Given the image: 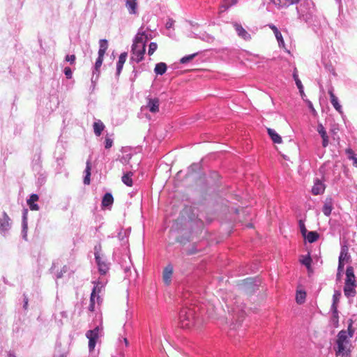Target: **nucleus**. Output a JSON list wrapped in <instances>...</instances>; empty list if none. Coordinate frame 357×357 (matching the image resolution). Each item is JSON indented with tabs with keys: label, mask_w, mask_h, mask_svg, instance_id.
Here are the masks:
<instances>
[{
	"label": "nucleus",
	"mask_w": 357,
	"mask_h": 357,
	"mask_svg": "<svg viewBox=\"0 0 357 357\" xmlns=\"http://www.w3.org/2000/svg\"><path fill=\"white\" fill-rule=\"evenodd\" d=\"M347 153L349 154V158L354 160V165L357 167V157H356L354 151L351 149H348Z\"/></svg>",
	"instance_id": "obj_40"
},
{
	"label": "nucleus",
	"mask_w": 357,
	"mask_h": 357,
	"mask_svg": "<svg viewBox=\"0 0 357 357\" xmlns=\"http://www.w3.org/2000/svg\"><path fill=\"white\" fill-rule=\"evenodd\" d=\"M146 107L152 113L159 111V100L158 98H149Z\"/></svg>",
	"instance_id": "obj_8"
},
{
	"label": "nucleus",
	"mask_w": 357,
	"mask_h": 357,
	"mask_svg": "<svg viewBox=\"0 0 357 357\" xmlns=\"http://www.w3.org/2000/svg\"><path fill=\"white\" fill-rule=\"evenodd\" d=\"M269 26V28L273 31L274 34H275V36L278 42V45L280 47H284V41L283 40V38H282V33H280V31L278 30V29L277 28L276 26H275L274 24H268V25Z\"/></svg>",
	"instance_id": "obj_14"
},
{
	"label": "nucleus",
	"mask_w": 357,
	"mask_h": 357,
	"mask_svg": "<svg viewBox=\"0 0 357 357\" xmlns=\"http://www.w3.org/2000/svg\"><path fill=\"white\" fill-rule=\"evenodd\" d=\"M91 165L90 161L86 162V176L84 178V183L85 185H89L90 184V176H91Z\"/></svg>",
	"instance_id": "obj_28"
},
{
	"label": "nucleus",
	"mask_w": 357,
	"mask_h": 357,
	"mask_svg": "<svg viewBox=\"0 0 357 357\" xmlns=\"http://www.w3.org/2000/svg\"><path fill=\"white\" fill-rule=\"evenodd\" d=\"M328 94L330 96L331 102L333 105V107L340 114H342V106L338 102L337 98L333 93V89L328 90Z\"/></svg>",
	"instance_id": "obj_10"
},
{
	"label": "nucleus",
	"mask_w": 357,
	"mask_h": 357,
	"mask_svg": "<svg viewBox=\"0 0 357 357\" xmlns=\"http://www.w3.org/2000/svg\"><path fill=\"white\" fill-rule=\"evenodd\" d=\"M199 60H202L200 58H198V59H197V61H199Z\"/></svg>",
	"instance_id": "obj_57"
},
{
	"label": "nucleus",
	"mask_w": 357,
	"mask_h": 357,
	"mask_svg": "<svg viewBox=\"0 0 357 357\" xmlns=\"http://www.w3.org/2000/svg\"><path fill=\"white\" fill-rule=\"evenodd\" d=\"M133 174L131 172H127L122 176V181L124 184H126L127 186L131 187L133 184L132 182V176Z\"/></svg>",
	"instance_id": "obj_24"
},
{
	"label": "nucleus",
	"mask_w": 357,
	"mask_h": 357,
	"mask_svg": "<svg viewBox=\"0 0 357 357\" xmlns=\"http://www.w3.org/2000/svg\"><path fill=\"white\" fill-rule=\"evenodd\" d=\"M331 310L332 312L331 321L333 324V326L337 328L339 326V312L337 308H331Z\"/></svg>",
	"instance_id": "obj_21"
},
{
	"label": "nucleus",
	"mask_w": 357,
	"mask_h": 357,
	"mask_svg": "<svg viewBox=\"0 0 357 357\" xmlns=\"http://www.w3.org/2000/svg\"><path fill=\"white\" fill-rule=\"evenodd\" d=\"M350 255L348 252V247L347 245H342L341 247V251L339 256V261H348L350 259Z\"/></svg>",
	"instance_id": "obj_19"
},
{
	"label": "nucleus",
	"mask_w": 357,
	"mask_h": 357,
	"mask_svg": "<svg viewBox=\"0 0 357 357\" xmlns=\"http://www.w3.org/2000/svg\"><path fill=\"white\" fill-rule=\"evenodd\" d=\"M137 0H126V7L130 13L135 14L137 10Z\"/></svg>",
	"instance_id": "obj_27"
},
{
	"label": "nucleus",
	"mask_w": 357,
	"mask_h": 357,
	"mask_svg": "<svg viewBox=\"0 0 357 357\" xmlns=\"http://www.w3.org/2000/svg\"><path fill=\"white\" fill-rule=\"evenodd\" d=\"M96 287H94V288L93 289V291L91 294V297H90V305H89V310L91 312H93L94 311V308H95V303H96V298L97 299V301L99 302V300H100V296H96Z\"/></svg>",
	"instance_id": "obj_17"
},
{
	"label": "nucleus",
	"mask_w": 357,
	"mask_h": 357,
	"mask_svg": "<svg viewBox=\"0 0 357 357\" xmlns=\"http://www.w3.org/2000/svg\"><path fill=\"white\" fill-rule=\"evenodd\" d=\"M8 357H16L15 354L10 353Z\"/></svg>",
	"instance_id": "obj_53"
},
{
	"label": "nucleus",
	"mask_w": 357,
	"mask_h": 357,
	"mask_svg": "<svg viewBox=\"0 0 357 357\" xmlns=\"http://www.w3.org/2000/svg\"><path fill=\"white\" fill-rule=\"evenodd\" d=\"M344 266V263L341 261H338V267H337V272L338 275H342V273L343 272Z\"/></svg>",
	"instance_id": "obj_45"
},
{
	"label": "nucleus",
	"mask_w": 357,
	"mask_h": 357,
	"mask_svg": "<svg viewBox=\"0 0 357 357\" xmlns=\"http://www.w3.org/2000/svg\"><path fill=\"white\" fill-rule=\"evenodd\" d=\"M103 57L104 56H100V54H98V57L96 59V61L95 63V68L96 70H98L101 66V65L102 63V61H103Z\"/></svg>",
	"instance_id": "obj_42"
},
{
	"label": "nucleus",
	"mask_w": 357,
	"mask_h": 357,
	"mask_svg": "<svg viewBox=\"0 0 357 357\" xmlns=\"http://www.w3.org/2000/svg\"><path fill=\"white\" fill-rule=\"evenodd\" d=\"M178 241V233L176 229H171L169 233V244H174Z\"/></svg>",
	"instance_id": "obj_25"
},
{
	"label": "nucleus",
	"mask_w": 357,
	"mask_h": 357,
	"mask_svg": "<svg viewBox=\"0 0 357 357\" xmlns=\"http://www.w3.org/2000/svg\"><path fill=\"white\" fill-rule=\"evenodd\" d=\"M172 26V24L167 23V26L169 28Z\"/></svg>",
	"instance_id": "obj_56"
},
{
	"label": "nucleus",
	"mask_w": 357,
	"mask_h": 357,
	"mask_svg": "<svg viewBox=\"0 0 357 357\" xmlns=\"http://www.w3.org/2000/svg\"><path fill=\"white\" fill-rule=\"evenodd\" d=\"M39 197L36 194H32L29 199L27 200V204L29 205L31 211H38L39 206L35 204L38 200Z\"/></svg>",
	"instance_id": "obj_16"
},
{
	"label": "nucleus",
	"mask_w": 357,
	"mask_h": 357,
	"mask_svg": "<svg viewBox=\"0 0 357 357\" xmlns=\"http://www.w3.org/2000/svg\"><path fill=\"white\" fill-rule=\"evenodd\" d=\"M308 106L310 108V109L312 110V112H315V109H314L311 102H309Z\"/></svg>",
	"instance_id": "obj_49"
},
{
	"label": "nucleus",
	"mask_w": 357,
	"mask_h": 357,
	"mask_svg": "<svg viewBox=\"0 0 357 357\" xmlns=\"http://www.w3.org/2000/svg\"><path fill=\"white\" fill-rule=\"evenodd\" d=\"M235 5V1H234L233 2L231 3H225V1H222V3L221 4V6H220V12H225V10H227L229 8H230L231 6Z\"/></svg>",
	"instance_id": "obj_37"
},
{
	"label": "nucleus",
	"mask_w": 357,
	"mask_h": 357,
	"mask_svg": "<svg viewBox=\"0 0 357 357\" xmlns=\"http://www.w3.org/2000/svg\"><path fill=\"white\" fill-rule=\"evenodd\" d=\"M123 341H124L126 345L128 346V341L127 338H124Z\"/></svg>",
	"instance_id": "obj_52"
},
{
	"label": "nucleus",
	"mask_w": 357,
	"mask_h": 357,
	"mask_svg": "<svg viewBox=\"0 0 357 357\" xmlns=\"http://www.w3.org/2000/svg\"><path fill=\"white\" fill-rule=\"evenodd\" d=\"M340 297H341L340 291L335 290L333 296V303L331 305V308H335V307L337 308Z\"/></svg>",
	"instance_id": "obj_29"
},
{
	"label": "nucleus",
	"mask_w": 357,
	"mask_h": 357,
	"mask_svg": "<svg viewBox=\"0 0 357 357\" xmlns=\"http://www.w3.org/2000/svg\"><path fill=\"white\" fill-rule=\"evenodd\" d=\"M233 26L235 29L238 36L245 40H250L251 35L238 22H234Z\"/></svg>",
	"instance_id": "obj_5"
},
{
	"label": "nucleus",
	"mask_w": 357,
	"mask_h": 357,
	"mask_svg": "<svg viewBox=\"0 0 357 357\" xmlns=\"http://www.w3.org/2000/svg\"><path fill=\"white\" fill-rule=\"evenodd\" d=\"M114 202V198L112 194L107 192L106 193L102 200V204L103 206H110Z\"/></svg>",
	"instance_id": "obj_32"
},
{
	"label": "nucleus",
	"mask_w": 357,
	"mask_h": 357,
	"mask_svg": "<svg viewBox=\"0 0 357 357\" xmlns=\"http://www.w3.org/2000/svg\"><path fill=\"white\" fill-rule=\"evenodd\" d=\"M66 61H69L71 64H73L75 61V56L74 54L67 55L66 56Z\"/></svg>",
	"instance_id": "obj_46"
},
{
	"label": "nucleus",
	"mask_w": 357,
	"mask_h": 357,
	"mask_svg": "<svg viewBox=\"0 0 357 357\" xmlns=\"http://www.w3.org/2000/svg\"><path fill=\"white\" fill-rule=\"evenodd\" d=\"M174 268L172 264H168L163 270L162 280L165 284L169 286L172 282Z\"/></svg>",
	"instance_id": "obj_6"
},
{
	"label": "nucleus",
	"mask_w": 357,
	"mask_h": 357,
	"mask_svg": "<svg viewBox=\"0 0 357 357\" xmlns=\"http://www.w3.org/2000/svg\"><path fill=\"white\" fill-rule=\"evenodd\" d=\"M325 190V185L319 180L316 179L312 188V193L314 195L323 194Z\"/></svg>",
	"instance_id": "obj_11"
},
{
	"label": "nucleus",
	"mask_w": 357,
	"mask_h": 357,
	"mask_svg": "<svg viewBox=\"0 0 357 357\" xmlns=\"http://www.w3.org/2000/svg\"><path fill=\"white\" fill-rule=\"evenodd\" d=\"M308 272H312V264L309 266V268H306Z\"/></svg>",
	"instance_id": "obj_51"
},
{
	"label": "nucleus",
	"mask_w": 357,
	"mask_h": 357,
	"mask_svg": "<svg viewBox=\"0 0 357 357\" xmlns=\"http://www.w3.org/2000/svg\"><path fill=\"white\" fill-rule=\"evenodd\" d=\"M345 284H356L354 271L351 266L347 268Z\"/></svg>",
	"instance_id": "obj_13"
},
{
	"label": "nucleus",
	"mask_w": 357,
	"mask_h": 357,
	"mask_svg": "<svg viewBox=\"0 0 357 357\" xmlns=\"http://www.w3.org/2000/svg\"><path fill=\"white\" fill-rule=\"evenodd\" d=\"M302 257H303V259H300V262L303 265H304L306 268H309V266L310 264H312V259L310 254H308L306 256H302Z\"/></svg>",
	"instance_id": "obj_35"
},
{
	"label": "nucleus",
	"mask_w": 357,
	"mask_h": 357,
	"mask_svg": "<svg viewBox=\"0 0 357 357\" xmlns=\"http://www.w3.org/2000/svg\"><path fill=\"white\" fill-rule=\"evenodd\" d=\"M203 52H197L191 54L190 55L185 56L182 57L181 59H180V63H183V64L187 63L190 62V61H192L193 59L201 55Z\"/></svg>",
	"instance_id": "obj_22"
},
{
	"label": "nucleus",
	"mask_w": 357,
	"mask_h": 357,
	"mask_svg": "<svg viewBox=\"0 0 357 357\" xmlns=\"http://www.w3.org/2000/svg\"><path fill=\"white\" fill-rule=\"evenodd\" d=\"M267 132L275 144L282 143V137L273 129L267 128Z\"/></svg>",
	"instance_id": "obj_18"
},
{
	"label": "nucleus",
	"mask_w": 357,
	"mask_h": 357,
	"mask_svg": "<svg viewBox=\"0 0 357 357\" xmlns=\"http://www.w3.org/2000/svg\"><path fill=\"white\" fill-rule=\"evenodd\" d=\"M195 252H196L195 251H189V252H188V255H192V254H194Z\"/></svg>",
	"instance_id": "obj_54"
},
{
	"label": "nucleus",
	"mask_w": 357,
	"mask_h": 357,
	"mask_svg": "<svg viewBox=\"0 0 357 357\" xmlns=\"http://www.w3.org/2000/svg\"><path fill=\"white\" fill-rule=\"evenodd\" d=\"M333 208V200L331 197H327L322 208V212L326 216H329Z\"/></svg>",
	"instance_id": "obj_9"
},
{
	"label": "nucleus",
	"mask_w": 357,
	"mask_h": 357,
	"mask_svg": "<svg viewBox=\"0 0 357 357\" xmlns=\"http://www.w3.org/2000/svg\"><path fill=\"white\" fill-rule=\"evenodd\" d=\"M89 339V348L90 351H93L96 347V342L98 339H95L93 337L88 338Z\"/></svg>",
	"instance_id": "obj_39"
},
{
	"label": "nucleus",
	"mask_w": 357,
	"mask_h": 357,
	"mask_svg": "<svg viewBox=\"0 0 357 357\" xmlns=\"http://www.w3.org/2000/svg\"><path fill=\"white\" fill-rule=\"evenodd\" d=\"M95 257L98 266L99 271L101 274L105 275L109 269L108 264L105 262L103 256H100L98 251L95 252Z\"/></svg>",
	"instance_id": "obj_4"
},
{
	"label": "nucleus",
	"mask_w": 357,
	"mask_h": 357,
	"mask_svg": "<svg viewBox=\"0 0 357 357\" xmlns=\"http://www.w3.org/2000/svg\"><path fill=\"white\" fill-rule=\"evenodd\" d=\"M298 90H299V92H300L301 96L304 95L303 86H302V89H298Z\"/></svg>",
	"instance_id": "obj_50"
},
{
	"label": "nucleus",
	"mask_w": 357,
	"mask_h": 357,
	"mask_svg": "<svg viewBox=\"0 0 357 357\" xmlns=\"http://www.w3.org/2000/svg\"><path fill=\"white\" fill-rule=\"evenodd\" d=\"M307 241L310 243H314L315 241H317L319 238V234L315 231H309L307 233V234H305V236H304Z\"/></svg>",
	"instance_id": "obj_23"
},
{
	"label": "nucleus",
	"mask_w": 357,
	"mask_h": 357,
	"mask_svg": "<svg viewBox=\"0 0 357 357\" xmlns=\"http://www.w3.org/2000/svg\"><path fill=\"white\" fill-rule=\"evenodd\" d=\"M99 43L100 48L98 51V54H100V56H104L105 52L108 48L107 40L105 39H102L100 40Z\"/></svg>",
	"instance_id": "obj_30"
},
{
	"label": "nucleus",
	"mask_w": 357,
	"mask_h": 357,
	"mask_svg": "<svg viewBox=\"0 0 357 357\" xmlns=\"http://www.w3.org/2000/svg\"><path fill=\"white\" fill-rule=\"evenodd\" d=\"M167 70V65L165 63H158L155 65L154 71L157 75H163Z\"/></svg>",
	"instance_id": "obj_31"
},
{
	"label": "nucleus",
	"mask_w": 357,
	"mask_h": 357,
	"mask_svg": "<svg viewBox=\"0 0 357 357\" xmlns=\"http://www.w3.org/2000/svg\"><path fill=\"white\" fill-rule=\"evenodd\" d=\"M199 60H202L200 58H198V59H197V61H199Z\"/></svg>",
	"instance_id": "obj_58"
},
{
	"label": "nucleus",
	"mask_w": 357,
	"mask_h": 357,
	"mask_svg": "<svg viewBox=\"0 0 357 357\" xmlns=\"http://www.w3.org/2000/svg\"><path fill=\"white\" fill-rule=\"evenodd\" d=\"M293 77H294V81L296 82V85L298 87V89H301L303 84H302L301 81L298 78V74H297V69L296 68H295L294 70Z\"/></svg>",
	"instance_id": "obj_36"
},
{
	"label": "nucleus",
	"mask_w": 357,
	"mask_h": 357,
	"mask_svg": "<svg viewBox=\"0 0 357 357\" xmlns=\"http://www.w3.org/2000/svg\"><path fill=\"white\" fill-rule=\"evenodd\" d=\"M306 293L305 291H298L296 292V301L298 304H302L305 302Z\"/></svg>",
	"instance_id": "obj_34"
},
{
	"label": "nucleus",
	"mask_w": 357,
	"mask_h": 357,
	"mask_svg": "<svg viewBox=\"0 0 357 357\" xmlns=\"http://www.w3.org/2000/svg\"><path fill=\"white\" fill-rule=\"evenodd\" d=\"M126 58H127L126 52H123L120 54V56L119 57V61L116 64V71H117L118 75H119L121 73V70L123 66V64L126 62Z\"/></svg>",
	"instance_id": "obj_20"
},
{
	"label": "nucleus",
	"mask_w": 357,
	"mask_h": 357,
	"mask_svg": "<svg viewBox=\"0 0 357 357\" xmlns=\"http://www.w3.org/2000/svg\"><path fill=\"white\" fill-rule=\"evenodd\" d=\"M317 131L318 132V133L319 134L322 139V146L324 148L328 146L329 144V138L327 135L326 130L324 126L322 125V123H318L317 127Z\"/></svg>",
	"instance_id": "obj_7"
},
{
	"label": "nucleus",
	"mask_w": 357,
	"mask_h": 357,
	"mask_svg": "<svg viewBox=\"0 0 357 357\" xmlns=\"http://www.w3.org/2000/svg\"><path fill=\"white\" fill-rule=\"evenodd\" d=\"M301 232L303 236H305L307 229L303 220H300L298 222Z\"/></svg>",
	"instance_id": "obj_41"
},
{
	"label": "nucleus",
	"mask_w": 357,
	"mask_h": 357,
	"mask_svg": "<svg viewBox=\"0 0 357 357\" xmlns=\"http://www.w3.org/2000/svg\"><path fill=\"white\" fill-rule=\"evenodd\" d=\"M105 128L104 124L100 121H96L93 123L94 133L96 136H100Z\"/></svg>",
	"instance_id": "obj_26"
},
{
	"label": "nucleus",
	"mask_w": 357,
	"mask_h": 357,
	"mask_svg": "<svg viewBox=\"0 0 357 357\" xmlns=\"http://www.w3.org/2000/svg\"><path fill=\"white\" fill-rule=\"evenodd\" d=\"M99 327L97 326L93 330H89L87 331L86 336L87 338L93 337L95 339H98L99 337Z\"/></svg>",
	"instance_id": "obj_33"
},
{
	"label": "nucleus",
	"mask_w": 357,
	"mask_h": 357,
	"mask_svg": "<svg viewBox=\"0 0 357 357\" xmlns=\"http://www.w3.org/2000/svg\"><path fill=\"white\" fill-rule=\"evenodd\" d=\"M28 302H29V299H28L27 296L24 295V306H23L24 310H26L28 307Z\"/></svg>",
	"instance_id": "obj_47"
},
{
	"label": "nucleus",
	"mask_w": 357,
	"mask_h": 357,
	"mask_svg": "<svg viewBox=\"0 0 357 357\" xmlns=\"http://www.w3.org/2000/svg\"><path fill=\"white\" fill-rule=\"evenodd\" d=\"M194 312L185 307L180 309V328H188L193 324Z\"/></svg>",
	"instance_id": "obj_3"
},
{
	"label": "nucleus",
	"mask_w": 357,
	"mask_h": 357,
	"mask_svg": "<svg viewBox=\"0 0 357 357\" xmlns=\"http://www.w3.org/2000/svg\"><path fill=\"white\" fill-rule=\"evenodd\" d=\"M146 36L144 33H138L134 40L131 50V60L139 63L144 59L146 52Z\"/></svg>",
	"instance_id": "obj_2"
},
{
	"label": "nucleus",
	"mask_w": 357,
	"mask_h": 357,
	"mask_svg": "<svg viewBox=\"0 0 357 357\" xmlns=\"http://www.w3.org/2000/svg\"><path fill=\"white\" fill-rule=\"evenodd\" d=\"M342 275H338V272L337 273V279L340 280Z\"/></svg>",
	"instance_id": "obj_55"
},
{
	"label": "nucleus",
	"mask_w": 357,
	"mask_h": 357,
	"mask_svg": "<svg viewBox=\"0 0 357 357\" xmlns=\"http://www.w3.org/2000/svg\"><path fill=\"white\" fill-rule=\"evenodd\" d=\"M353 320L349 319L348 321L347 331L342 330L337 334V339L336 341L337 345V349L335 350V354L344 355L348 354L350 352L349 349H346V344L349 343V337H352L354 334V329L353 328Z\"/></svg>",
	"instance_id": "obj_1"
},
{
	"label": "nucleus",
	"mask_w": 357,
	"mask_h": 357,
	"mask_svg": "<svg viewBox=\"0 0 357 357\" xmlns=\"http://www.w3.org/2000/svg\"><path fill=\"white\" fill-rule=\"evenodd\" d=\"M10 218L6 212L3 213V218L0 219V231H5L10 227Z\"/></svg>",
	"instance_id": "obj_15"
},
{
	"label": "nucleus",
	"mask_w": 357,
	"mask_h": 357,
	"mask_svg": "<svg viewBox=\"0 0 357 357\" xmlns=\"http://www.w3.org/2000/svg\"><path fill=\"white\" fill-rule=\"evenodd\" d=\"M64 74L67 79H70L73 75L71 69L69 67H66L64 68Z\"/></svg>",
	"instance_id": "obj_44"
},
{
	"label": "nucleus",
	"mask_w": 357,
	"mask_h": 357,
	"mask_svg": "<svg viewBox=\"0 0 357 357\" xmlns=\"http://www.w3.org/2000/svg\"><path fill=\"white\" fill-rule=\"evenodd\" d=\"M158 48L156 43L152 42L149 44L148 54L152 55Z\"/></svg>",
	"instance_id": "obj_38"
},
{
	"label": "nucleus",
	"mask_w": 357,
	"mask_h": 357,
	"mask_svg": "<svg viewBox=\"0 0 357 357\" xmlns=\"http://www.w3.org/2000/svg\"><path fill=\"white\" fill-rule=\"evenodd\" d=\"M337 1H338V2H340V1H341V0H337Z\"/></svg>",
	"instance_id": "obj_59"
},
{
	"label": "nucleus",
	"mask_w": 357,
	"mask_h": 357,
	"mask_svg": "<svg viewBox=\"0 0 357 357\" xmlns=\"http://www.w3.org/2000/svg\"><path fill=\"white\" fill-rule=\"evenodd\" d=\"M296 10H297V12L298 13H302L303 14L304 13H305V10H304L302 7V4H301L299 6L296 7Z\"/></svg>",
	"instance_id": "obj_48"
},
{
	"label": "nucleus",
	"mask_w": 357,
	"mask_h": 357,
	"mask_svg": "<svg viewBox=\"0 0 357 357\" xmlns=\"http://www.w3.org/2000/svg\"><path fill=\"white\" fill-rule=\"evenodd\" d=\"M356 287V284H345L344 287V293L345 296H347V298L354 297L356 294V291L355 289Z\"/></svg>",
	"instance_id": "obj_12"
},
{
	"label": "nucleus",
	"mask_w": 357,
	"mask_h": 357,
	"mask_svg": "<svg viewBox=\"0 0 357 357\" xmlns=\"http://www.w3.org/2000/svg\"><path fill=\"white\" fill-rule=\"evenodd\" d=\"M112 145H113L112 139L109 137H106L105 138V149H110L112 146Z\"/></svg>",
	"instance_id": "obj_43"
}]
</instances>
